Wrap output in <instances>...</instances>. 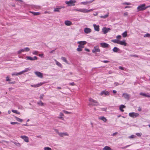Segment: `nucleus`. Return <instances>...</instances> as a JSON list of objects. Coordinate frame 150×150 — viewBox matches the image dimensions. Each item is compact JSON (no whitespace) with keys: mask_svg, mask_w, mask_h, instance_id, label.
Segmentation results:
<instances>
[{"mask_svg":"<svg viewBox=\"0 0 150 150\" xmlns=\"http://www.w3.org/2000/svg\"><path fill=\"white\" fill-rule=\"evenodd\" d=\"M94 10V9H91L89 10H88L85 8H77L75 9H74V11H79L83 13H87L90 12L91 11H92Z\"/></svg>","mask_w":150,"mask_h":150,"instance_id":"nucleus-1","label":"nucleus"},{"mask_svg":"<svg viewBox=\"0 0 150 150\" xmlns=\"http://www.w3.org/2000/svg\"><path fill=\"white\" fill-rule=\"evenodd\" d=\"M76 1L75 0H70L69 1H66L65 3L66 4L68 5V6H74Z\"/></svg>","mask_w":150,"mask_h":150,"instance_id":"nucleus-2","label":"nucleus"},{"mask_svg":"<svg viewBox=\"0 0 150 150\" xmlns=\"http://www.w3.org/2000/svg\"><path fill=\"white\" fill-rule=\"evenodd\" d=\"M89 100L90 103H91L89 104V105H98L99 104V103L97 101L91 98H90Z\"/></svg>","mask_w":150,"mask_h":150,"instance_id":"nucleus-3","label":"nucleus"},{"mask_svg":"<svg viewBox=\"0 0 150 150\" xmlns=\"http://www.w3.org/2000/svg\"><path fill=\"white\" fill-rule=\"evenodd\" d=\"M145 4H143L138 6L137 7V9H138V11H143L148 8V7H145Z\"/></svg>","mask_w":150,"mask_h":150,"instance_id":"nucleus-4","label":"nucleus"},{"mask_svg":"<svg viewBox=\"0 0 150 150\" xmlns=\"http://www.w3.org/2000/svg\"><path fill=\"white\" fill-rule=\"evenodd\" d=\"M77 43L79 44L78 47L83 48L84 47V45L86 43V42L85 41H80L77 42Z\"/></svg>","mask_w":150,"mask_h":150,"instance_id":"nucleus-5","label":"nucleus"},{"mask_svg":"<svg viewBox=\"0 0 150 150\" xmlns=\"http://www.w3.org/2000/svg\"><path fill=\"white\" fill-rule=\"evenodd\" d=\"M129 116L135 118L138 117L139 115V113L134 112H130L129 114Z\"/></svg>","mask_w":150,"mask_h":150,"instance_id":"nucleus-6","label":"nucleus"},{"mask_svg":"<svg viewBox=\"0 0 150 150\" xmlns=\"http://www.w3.org/2000/svg\"><path fill=\"white\" fill-rule=\"evenodd\" d=\"M100 50L98 46H96L94 47L93 49L92 52L93 53L99 52H100Z\"/></svg>","mask_w":150,"mask_h":150,"instance_id":"nucleus-7","label":"nucleus"},{"mask_svg":"<svg viewBox=\"0 0 150 150\" xmlns=\"http://www.w3.org/2000/svg\"><path fill=\"white\" fill-rule=\"evenodd\" d=\"M110 30V28H108L106 27H103L102 29V31L104 34H105Z\"/></svg>","mask_w":150,"mask_h":150,"instance_id":"nucleus-8","label":"nucleus"},{"mask_svg":"<svg viewBox=\"0 0 150 150\" xmlns=\"http://www.w3.org/2000/svg\"><path fill=\"white\" fill-rule=\"evenodd\" d=\"M35 74L38 77L41 78H43V74L42 73L39 71H35L34 72Z\"/></svg>","mask_w":150,"mask_h":150,"instance_id":"nucleus-9","label":"nucleus"},{"mask_svg":"<svg viewBox=\"0 0 150 150\" xmlns=\"http://www.w3.org/2000/svg\"><path fill=\"white\" fill-rule=\"evenodd\" d=\"M26 58L27 60H30L31 61L35 60L38 59V58L36 56H34L33 57H32L30 56H27L26 57Z\"/></svg>","mask_w":150,"mask_h":150,"instance_id":"nucleus-10","label":"nucleus"},{"mask_svg":"<svg viewBox=\"0 0 150 150\" xmlns=\"http://www.w3.org/2000/svg\"><path fill=\"white\" fill-rule=\"evenodd\" d=\"M122 97H123L125 99L127 100H129L130 98V95L127 93H123L122 95Z\"/></svg>","mask_w":150,"mask_h":150,"instance_id":"nucleus-11","label":"nucleus"},{"mask_svg":"<svg viewBox=\"0 0 150 150\" xmlns=\"http://www.w3.org/2000/svg\"><path fill=\"white\" fill-rule=\"evenodd\" d=\"M20 137L23 139L24 141L26 142H29V138L28 137L25 136H21Z\"/></svg>","mask_w":150,"mask_h":150,"instance_id":"nucleus-12","label":"nucleus"},{"mask_svg":"<svg viewBox=\"0 0 150 150\" xmlns=\"http://www.w3.org/2000/svg\"><path fill=\"white\" fill-rule=\"evenodd\" d=\"M58 134L61 137H63L64 136H69V134L67 132H58Z\"/></svg>","mask_w":150,"mask_h":150,"instance_id":"nucleus-13","label":"nucleus"},{"mask_svg":"<svg viewBox=\"0 0 150 150\" xmlns=\"http://www.w3.org/2000/svg\"><path fill=\"white\" fill-rule=\"evenodd\" d=\"M100 45L101 47L103 48H108L109 45L108 44L105 42L100 43Z\"/></svg>","mask_w":150,"mask_h":150,"instance_id":"nucleus-14","label":"nucleus"},{"mask_svg":"<svg viewBox=\"0 0 150 150\" xmlns=\"http://www.w3.org/2000/svg\"><path fill=\"white\" fill-rule=\"evenodd\" d=\"M110 93L109 92L107 91H106L105 90L102 91L100 95H103V94H104L105 96H108L109 95Z\"/></svg>","mask_w":150,"mask_h":150,"instance_id":"nucleus-15","label":"nucleus"},{"mask_svg":"<svg viewBox=\"0 0 150 150\" xmlns=\"http://www.w3.org/2000/svg\"><path fill=\"white\" fill-rule=\"evenodd\" d=\"M42 83L40 82L39 83H38L36 84H34V85H31V86L32 87H34V88H36L39 87L41 85H42V84H43L44 83Z\"/></svg>","mask_w":150,"mask_h":150,"instance_id":"nucleus-16","label":"nucleus"},{"mask_svg":"<svg viewBox=\"0 0 150 150\" xmlns=\"http://www.w3.org/2000/svg\"><path fill=\"white\" fill-rule=\"evenodd\" d=\"M84 32L86 34H88L91 32V29L88 28H86L84 29Z\"/></svg>","mask_w":150,"mask_h":150,"instance_id":"nucleus-17","label":"nucleus"},{"mask_svg":"<svg viewBox=\"0 0 150 150\" xmlns=\"http://www.w3.org/2000/svg\"><path fill=\"white\" fill-rule=\"evenodd\" d=\"M64 24L66 25L69 26H70L72 25V22L71 21L68 20L65 21H64Z\"/></svg>","mask_w":150,"mask_h":150,"instance_id":"nucleus-18","label":"nucleus"},{"mask_svg":"<svg viewBox=\"0 0 150 150\" xmlns=\"http://www.w3.org/2000/svg\"><path fill=\"white\" fill-rule=\"evenodd\" d=\"M93 26L95 30L97 31H99V25H97L95 24H94L93 25Z\"/></svg>","mask_w":150,"mask_h":150,"instance_id":"nucleus-19","label":"nucleus"},{"mask_svg":"<svg viewBox=\"0 0 150 150\" xmlns=\"http://www.w3.org/2000/svg\"><path fill=\"white\" fill-rule=\"evenodd\" d=\"M139 94L140 95L143 96L145 97L150 98V94L148 93L146 94L144 93L141 92Z\"/></svg>","mask_w":150,"mask_h":150,"instance_id":"nucleus-20","label":"nucleus"},{"mask_svg":"<svg viewBox=\"0 0 150 150\" xmlns=\"http://www.w3.org/2000/svg\"><path fill=\"white\" fill-rule=\"evenodd\" d=\"M119 43V44L124 46H126L127 45V43L126 42V41L125 40L122 41H120Z\"/></svg>","mask_w":150,"mask_h":150,"instance_id":"nucleus-21","label":"nucleus"},{"mask_svg":"<svg viewBox=\"0 0 150 150\" xmlns=\"http://www.w3.org/2000/svg\"><path fill=\"white\" fill-rule=\"evenodd\" d=\"M99 119L102 120L104 122H106L107 121V119L104 116H101L99 117Z\"/></svg>","mask_w":150,"mask_h":150,"instance_id":"nucleus-22","label":"nucleus"},{"mask_svg":"<svg viewBox=\"0 0 150 150\" xmlns=\"http://www.w3.org/2000/svg\"><path fill=\"white\" fill-rule=\"evenodd\" d=\"M30 70V68H27L25 69L24 70L20 72V73H21V75L23 74L24 73L27 72L28 71Z\"/></svg>","mask_w":150,"mask_h":150,"instance_id":"nucleus-23","label":"nucleus"},{"mask_svg":"<svg viewBox=\"0 0 150 150\" xmlns=\"http://www.w3.org/2000/svg\"><path fill=\"white\" fill-rule=\"evenodd\" d=\"M112 50L114 52H117L120 50V49L116 47H115Z\"/></svg>","mask_w":150,"mask_h":150,"instance_id":"nucleus-24","label":"nucleus"},{"mask_svg":"<svg viewBox=\"0 0 150 150\" xmlns=\"http://www.w3.org/2000/svg\"><path fill=\"white\" fill-rule=\"evenodd\" d=\"M63 115L64 114L60 112L59 114V116L57 118L59 119H61L63 120H64V118L62 117V116H63Z\"/></svg>","mask_w":150,"mask_h":150,"instance_id":"nucleus-25","label":"nucleus"},{"mask_svg":"<svg viewBox=\"0 0 150 150\" xmlns=\"http://www.w3.org/2000/svg\"><path fill=\"white\" fill-rule=\"evenodd\" d=\"M60 8H59V6H57L56 8H54V11L55 12H59L60 11Z\"/></svg>","mask_w":150,"mask_h":150,"instance_id":"nucleus-26","label":"nucleus"},{"mask_svg":"<svg viewBox=\"0 0 150 150\" xmlns=\"http://www.w3.org/2000/svg\"><path fill=\"white\" fill-rule=\"evenodd\" d=\"M103 150H112V149L109 146H106L103 148Z\"/></svg>","mask_w":150,"mask_h":150,"instance_id":"nucleus-27","label":"nucleus"},{"mask_svg":"<svg viewBox=\"0 0 150 150\" xmlns=\"http://www.w3.org/2000/svg\"><path fill=\"white\" fill-rule=\"evenodd\" d=\"M125 106L123 105H121L120 107V110L122 112H123L124 110L123 109V108H125Z\"/></svg>","mask_w":150,"mask_h":150,"instance_id":"nucleus-28","label":"nucleus"},{"mask_svg":"<svg viewBox=\"0 0 150 150\" xmlns=\"http://www.w3.org/2000/svg\"><path fill=\"white\" fill-rule=\"evenodd\" d=\"M54 60L56 64L57 65L60 67H62V65L59 62H58L56 59H54Z\"/></svg>","mask_w":150,"mask_h":150,"instance_id":"nucleus-29","label":"nucleus"},{"mask_svg":"<svg viewBox=\"0 0 150 150\" xmlns=\"http://www.w3.org/2000/svg\"><path fill=\"white\" fill-rule=\"evenodd\" d=\"M108 16H109V13H108L107 14L105 15L101 16H100V17L101 18H105L108 17Z\"/></svg>","mask_w":150,"mask_h":150,"instance_id":"nucleus-30","label":"nucleus"},{"mask_svg":"<svg viewBox=\"0 0 150 150\" xmlns=\"http://www.w3.org/2000/svg\"><path fill=\"white\" fill-rule=\"evenodd\" d=\"M61 59L63 60L64 62H65L67 64H68V61L66 59L65 57H62L61 58Z\"/></svg>","mask_w":150,"mask_h":150,"instance_id":"nucleus-31","label":"nucleus"},{"mask_svg":"<svg viewBox=\"0 0 150 150\" xmlns=\"http://www.w3.org/2000/svg\"><path fill=\"white\" fill-rule=\"evenodd\" d=\"M30 12L32 13L34 16L39 15L40 14V12H35L32 11H30Z\"/></svg>","mask_w":150,"mask_h":150,"instance_id":"nucleus-32","label":"nucleus"},{"mask_svg":"<svg viewBox=\"0 0 150 150\" xmlns=\"http://www.w3.org/2000/svg\"><path fill=\"white\" fill-rule=\"evenodd\" d=\"M111 41L115 43H117V44H119V43L120 42V40H117V39H115L113 40H111Z\"/></svg>","mask_w":150,"mask_h":150,"instance_id":"nucleus-33","label":"nucleus"},{"mask_svg":"<svg viewBox=\"0 0 150 150\" xmlns=\"http://www.w3.org/2000/svg\"><path fill=\"white\" fill-rule=\"evenodd\" d=\"M13 143L18 146H21V144L19 142H13Z\"/></svg>","mask_w":150,"mask_h":150,"instance_id":"nucleus-34","label":"nucleus"},{"mask_svg":"<svg viewBox=\"0 0 150 150\" xmlns=\"http://www.w3.org/2000/svg\"><path fill=\"white\" fill-rule=\"evenodd\" d=\"M12 76L16 75V76H18L20 75H21V73L20 72L18 73H17L16 72H15L11 74Z\"/></svg>","mask_w":150,"mask_h":150,"instance_id":"nucleus-35","label":"nucleus"},{"mask_svg":"<svg viewBox=\"0 0 150 150\" xmlns=\"http://www.w3.org/2000/svg\"><path fill=\"white\" fill-rule=\"evenodd\" d=\"M24 52H28L30 51V49L28 47H26L23 49Z\"/></svg>","mask_w":150,"mask_h":150,"instance_id":"nucleus-36","label":"nucleus"},{"mask_svg":"<svg viewBox=\"0 0 150 150\" xmlns=\"http://www.w3.org/2000/svg\"><path fill=\"white\" fill-rule=\"evenodd\" d=\"M15 118L16 119V120L18 121L19 122H21L23 121V120L22 119H20L18 117H15Z\"/></svg>","mask_w":150,"mask_h":150,"instance_id":"nucleus-37","label":"nucleus"},{"mask_svg":"<svg viewBox=\"0 0 150 150\" xmlns=\"http://www.w3.org/2000/svg\"><path fill=\"white\" fill-rule=\"evenodd\" d=\"M12 111L14 113H16L18 115H20V113L16 110H12Z\"/></svg>","mask_w":150,"mask_h":150,"instance_id":"nucleus-38","label":"nucleus"},{"mask_svg":"<svg viewBox=\"0 0 150 150\" xmlns=\"http://www.w3.org/2000/svg\"><path fill=\"white\" fill-rule=\"evenodd\" d=\"M37 103L41 106H43L44 105V103L42 102L41 101H40Z\"/></svg>","mask_w":150,"mask_h":150,"instance_id":"nucleus-39","label":"nucleus"},{"mask_svg":"<svg viewBox=\"0 0 150 150\" xmlns=\"http://www.w3.org/2000/svg\"><path fill=\"white\" fill-rule=\"evenodd\" d=\"M24 50L23 49H21L18 51L17 52V53L18 54H21L22 52H24Z\"/></svg>","mask_w":150,"mask_h":150,"instance_id":"nucleus-40","label":"nucleus"},{"mask_svg":"<svg viewBox=\"0 0 150 150\" xmlns=\"http://www.w3.org/2000/svg\"><path fill=\"white\" fill-rule=\"evenodd\" d=\"M127 32L126 31H125L122 34V35L124 38L126 37L127 36Z\"/></svg>","mask_w":150,"mask_h":150,"instance_id":"nucleus-41","label":"nucleus"},{"mask_svg":"<svg viewBox=\"0 0 150 150\" xmlns=\"http://www.w3.org/2000/svg\"><path fill=\"white\" fill-rule=\"evenodd\" d=\"M38 53V51H34L32 53L34 55H37Z\"/></svg>","mask_w":150,"mask_h":150,"instance_id":"nucleus-42","label":"nucleus"},{"mask_svg":"<svg viewBox=\"0 0 150 150\" xmlns=\"http://www.w3.org/2000/svg\"><path fill=\"white\" fill-rule=\"evenodd\" d=\"M11 124L12 125H15V124H17L18 125L19 124V123L17 122H11Z\"/></svg>","mask_w":150,"mask_h":150,"instance_id":"nucleus-43","label":"nucleus"},{"mask_svg":"<svg viewBox=\"0 0 150 150\" xmlns=\"http://www.w3.org/2000/svg\"><path fill=\"white\" fill-rule=\"evenodd\" d=\"M63 112L65 114H71V112H69L68 111H65V110H63Z\"/></svg>","mask_w":150,"mask_h":150,"instance_id":"nucleus-44","label":"nucleus"},{"mask_svg":"<svg viewBox=\"0 0 150 150\" xmlns=\"http://www.w3.org/2000/svg\"><path fill=\"white\" fill-rule=\"evenodd\" d=\"M44 149L45 150H51V149L50 148L46 147L44 148Z\"/></svg>","mask_w":150,"mask_h":150,"instance_id":"nucleus-45","label":"nucleus"},{"mask_svg":"<svg viewBox=\"0 0 150 150\" xmlns=\"http://www.w3.org/2000/svg\"><path fill=\"white\" fill-rule=\"evenodd\" d=\"M81 4L83 5H87V1L85 2H82L81 3Z\"/></svg>","mask_w":150,"mask_h":150,"instance_id":"nucleus-46","label":"nucleus"},{"mask_svg":"<svg viewBox=\"0 0 150 150\" xmlns=\"http://www.w3.org/2000/svg\"><path fill=\"white\" fill-rule=\"evenodd\" d=\"M82 48L78 47L77 49V50L79 52L81 51L82 50Z\"/></svg>","mask_w":150,"mask_h":150,"instance_id":"nucleus-47","label":"nucleus"},{"mask_svg":"<svg viewBox=\"0 0 150 150\" xmlns=\"http://www.w3.org/2000/svg\"><path fill=\"white\" fill-rule=\"evenodd\" d=\"M136 134L138 137H141L142 135V133H137Z\"/></svg>","mask_w":150,"mask_h":150,"instance_id":"nucleus-48","label":"nucleus"},{"mask_svg":"<svg viewBox=\"0 0 150 150\" xmlns=\"http://www.w3.org/2000/svg\"><path fill=\"white\" fill-rule=\"evenodd\" d=\"M136 136L135 135H132L131 136L129 137V138H135Z\"/></svg>","mask_w":150,"mask_h":150,"instance_id":"nucleus-49","label":"nucleus"},{"mask_svg":"<svg viewBox=\"0 0 150 150\" xmlns=\"http://www.w3.org/2000/svg\"><path fill=\"white\" fill-rule=\"evenodd\" d=\"M122 4L127 5H130L131 4V3L129 2H125L123 3Z\"/></svg>","mask_w":150,"mask_h":150,"instance_id":"nucleus-50","label":"nucleus"},{"mask_svg":"<svg viewBox=\"0 0 150 150\" xmlns=\"http://www.w3.org/2000/svg\"><path fill=\"white\" fill-rule=\"evenodd\" d=\"M119 69H121L122 70H125V68L122 67L121 66H119Z\"/></svg>","mask_w":150,"mask_h":150,"instance_id":"nucleus-51","label":"nucleus"},{"mask_svg":"<svg viewBox=\"0 0 150 150\" xmlns=\"http://www.w3.org/2000/svg\"><path fill=\"white\" fill-rule=\"evenodd\" d=\"M6 80L7 81H10V79H9L8 76H7L6 78Z\"/></svg>","mask_w":150,"mask_h":150,"instance_id":"nucleus-52","label":"nucleus"},{"mask_svg":"<svg viewBox=\"0 0 150 150\" xmlns=\"http://www.w3.org/2000/svg\"><path fill=\"white\" fill-rule=\"evenodd\" d=\"M95 0H91V1H87V4H90L91 3H92Z\"/></svg>","mask_w":150,"mask_h":150,"instance_id":"nucleus-53","label":"nucleus"},{"mask_svg":"<svg viewBox=\"0 0 150 150\" xmlns=\"http://www.w3.org/2000/svg\"><path fill=\"white\" fill-rule=\"evenodd\" d=\"M44 96V95L43 94H42L40 95V98L41 99H42L43 98Z\"/></svg>","mask_w":150,"mask_h":150,"instance_id":"nucleus-54","label":"nucleus"},{"mask_svg":"<svg viewBox=\"0 0 150 150\" xmlns=\"http://www.w3.org/2000/svg\"><path fill=\"white\" fill-rule=\"evenodd\" d=\"M144 37H150V34L149 33H147L145 35Z\"/></svg>","mask_w":150,"mask_h":150,"instance_id":"nucleus-55","label":"nucleus"},{"mask_svg":"<svg viewBox=\"0 0 150 150\" xmlns=\"http://www.w3.org/2000/svg\"><path fill=\"white\" fill-rule=\"evenodd\" d=\"M38 56L39 57H42V58L44 57V54H40L38 55Z\"/></svg>","mask_w":150,"mask_h":150,"instance_id":"nucleus-56","label":"nucleus"},{"mask_svg":"<svg viewBox=\"0 0 150 150\" xmlns=\"http://www.w3.org/2000/svg\"><path fill=\"white\" fill-rule=\"evenodd\" d=\"M101 110L103 111H106L107 108H101Z\"/></svg>","mask_w":150,"mask_h":150,"instance_id":"nucleus-57","label":"nucleus"},{"mask_svg":"<svg viewBox=\"0 0 150 150\" xmlns=\"http://www.w3.org/2000/svg\"><path fill=\"white\" fill-rule=\"evenodd\" d=\"M121 38V36L120 35H118L116 36L117 38L118 39H120Z\"/></svg>","mask_w":150,"mask_h":150,"instance_id":"nucleus-58","label":"nucleus"},{"mask_svg":"<svg viewBox=\"0 0 150 150\" xmlns=\"http://www.w3.org/2000/svg\"><path fill=\"white\" fill-rule=\"evenodd\" d=\"M128 13L127 12H126L124 13V15L125 16H127L128 15Z\"/></svg>","mask_w":150,"mask_h":150,"instance_id":"nucleus-59","label":"nucleus"},{"mask_svg":"<svg viewBox=\"0 0 150 150\" xmlns=\"http://www.w3.org/2000/svg\"><path fill=\"white\" fill-rule=\"evenodd\" d=\"M69 84L71 86H74L75 85V83H74V82H72L71 83H69Z\"/></svg>","mask_w":150,"mask_h":150,"instance_id":"nucleus-60","label":"nucleus"},{"mask_svg":"<svg viewBox=\"0 0 150 150\" xmlns=\"http://www.w3.org/2000/svg\"><path fill=\"white\" fill-rule=\"evenodd\" d=\"M102 62L104 63H107L109 62V61L107 60H104Z\"/></svg>","mask_w":150,"mask_h":150,"instance_id":"nucleus-61","label":"nucleus"},{"mask_svg":"<svg viewBox=\"0 0 150 150\" xmlns=\"http://www.w3.org/2000/svg\"><path fill=\"white\" fill-rule=\"evenodd\" d=\"M114 84L116 86H117L119 85V83L118 82H115Z\"/></svg>","mask_w":150,"mask_h":150,"instance_id":"nucleus-62","label":"nucleus"},{"mask_svg":"<svg viewBox=\"0 0 150 150\" xmlns=\"http://www.w3.org/2000/svg\"><path fill=\"white\" fill-rule=\"evenodd\" d=\"M117 134V132H115V133H113V134H112V136H115V135Z\"/></svg>","mask_w":150,"mask_h":150,"instance_id":"nucleus-63","label":"nucleus"},{"mask_svg":"<svg viewBox=\"0 0 150 150\" xmlns=\"http://www.w3.org/2000/svg\"><path fill=\"white\" fill-rule=\"evenodd\" d=\"M50 11H45L44 12V13H45V14H46V13L50 14Z\"/></svg>","mask_w":150,"mask_h":150,"instance_id":"nucleus-64","label":"nucleus"}]
</instances>
